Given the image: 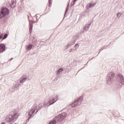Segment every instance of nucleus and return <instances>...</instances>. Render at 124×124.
<instances>
[{
	"label": "nucleus",
	"mask_w": 124,
	"mask_h": 124,
	"mask_svg": "<svg viewBox=\"0 0 124 124\" xmlns=\"http://www.w3.org/2000/svg\"><path fill=\"white\" fill-rule=\"evenodd\" d=\"M26 49L29 50H31V48H32V45L31 44H29L28 45L26 46Z\"/></svg>",
	"instance_id": "f8f14e48"
},
{
	"label": "nucleus",
	"mask_w": 124,
	"mask_h": 124,
	"mask_svg": "<svg viewBox=\"0 0 124 124\" xmlns=\"http://www.w3.org/2000/svg\"><path fill=\"white\" fill-rule=\"evenodd\" d=\"M69 47H70V45H69V43H68L67 45L65 46V50H67Z\"/></svg>",
	"instance_id": "aec40b11"
},
{
	"label": "nucleus",
	"mask_w": 124,
	"mask_h": 124,
	"mask_svg": "<svg viewBox=\"0 0 124 124\" xmlns=\"http://www.w3.org/2000/svg\"><path fill=\"white\" fill-rule=\"evenodd\" d=\"M94 59V57H92L90 60H93Z\"/></svg>",
	"instance_id": "473e14b6"
},
{
	"label": "nucleus",
	"mask_w": 124,
	"mask_h": 124,
	"mask_svg": "<svg viewBox=\"0 0 124 124\" xmlns=\"http://www.w3.org/2000/svg\"><path fill=\"white\" fill-rule=\"evenodd\" d=\"M63 71V69L62 68H59L58 70L56 71L57 75H59L61 72H62Z\"/></svg>",
	"instance_id": "ddd939ff"
},
{
	"label": "nucleus",
	"mask_w": 124,
	"mask_h": 124,
	"mask_svg": "<svg viewBox=\"0 0 124 124\" xmlns=\"http://www.w3.org/2000/svg\"><path fill=\"white\" fill-rule=\"evenodd\" d=\"M26 80H27V77L23 78H22V79L20 80L19 83H24V82H26Z\"/></svg>",
	"instance_id": "dca6fc26"
},
{
	"label": "nucleus",
	"mask_w": 124,
	"mask_h": 124,
	"mask_svg": "<svg viewBox=\"0 0 124 124\" xmlns=\"http://www.w3.org/2000/svg\"><path fill=\"white\" fill-rule=\"evenodd\" d=\"M78 0H74L72 2V3L73 5H74V4H75V2H76V1H77Z\"/></svg>",
	"instance_id": "a878e982"
},
{
	"label": "nucleus",
	"mask_w": 124,
	"mask_h": 124,
	"mask_svg": "<svg viewBox=\"0 0 124 124\" xmlns=\"http://www.w3.org/2000/svg\"><path fill=\"white\" fill-rule=\"evenodd\" d=\"M43 42H44L42 41V42H41V43H43Z\"/></svg>",
	"instance_id": "e433bc0d"
},
{
	"label": "nucleus",
	"mask_w": 124,
	"mask_h": 124,
	"mask_svg": "<svg viewBox=\"0 0 124 124\" xmlns=\"http://www.w3.org/2000/svg\"><path fill=\"white\" fill-rule=\"evenodd\" d=\"M15 124H16V123H15Z\"/></svg>",
	"instance_id": "ea45409f"
},
{
	"label": "nucleus",
	"mask_w": 124,
	"mask_h": 124,
	"mask_svg": "<svg viewBox=\"0 0 124 124\" xmlns=\"http://www.w3.org/2000/svg\"><path fill=\"white\" fill-rule=\"evenodd\" d=\"M8 14H9V10L6 8H3L1 11L0 12V19L6 16V15H8Z\"/></svg>",
	"instance_id": "39448f33"
},
{
	"label": "nucleus",
	"mask_w": 124,
	"mask_h": 124,
	"mask_svg": "<svg viewBox=\"0 0 124 124\" xmlns=\"http://www.w3.org/2000/svg\"><path fill=\"white\" fill-rule=\"evenodd\" d=\"M5 51V45L4 44H0V54Z\"/></svg>",
	"instance_id": "1a4fd4ad"
},
{
	"label": "nucleus",
	"mask_w": 124,
	"mask_h": 124,
	"mask_svg": "<svg viewBox=\"0 0 124 124\" xmlns=\"http://www.w3.org/2000/svg\"><path fill=\"white\" fill-rule=\"evenodd\" d=\"M12 60H13V58H11L10 61H12Z\"/></svg>",
	"instance_id": "72a5a7b5"
},
{
	"label": "nucleus",
	"mask_w": 124,
	"mask_h": 124,
	"mask_svg": "<svg viewBox=\"0 0 124 124\" xmlns=\"http://www.w3.org/2000/svg\"><path fill=\"white\" fill-rule=\"evenodd\" d=\"M122 87L123 86H122V85L120 84L119 83H117L115 85V88L117 90H121V89H122Z\"/></svg>",
	"instance_id": "4468645a"
},
{
	"label": "nucleus",
	"mask_w": 124,
	"mask_h": 124,
	"mask_svg": "<svg viewBox=\"0 0 124 124\" xmlns=\"http://www.w3.org/2000/svg\"><path fill=\"white\" fill-rule=\"evenodd\" d=\"M79 47V45L78 44H76L75 45V47L77 48H78Z\"/></svg>",
	"instance_id": "cd10ccee"
},
{
	"label": "nucleus",
	"mask_w": 124,
	"mask_h": 124,
	"mask_svg": "<svg viewBox=\"0 0 124 124\" xmlns=\"http://www.w3.org/2000/svg\"><path fill=\"white\" fill-rule=\"evenodd\" d=\"M12 7H15V5H13V3L12 5Z\"/></svg>",
	"instance_id": "2f4dec72"
},
{
	"label": "nucleus",
	"mask_w": 124,
	"mask_h": 124,
	"mask_svg": "<svg viewBox=\"0 0 124 124\" xmlns=\"http://www.w3.org/2000/svg\"><path fill=\"white\" fill-rule=\"evenodd\" d=\"M33 109H32V110H31L32 112V114L33 115V114L34 113V112H35L36 110L37 109V107H36V105L34 104L33 106Z\"/></svg>",
	"instance_id": "2eb2a0df"
},
{
	"label": "nucleus",
	"mask_w": 124,
	"mask_h": 124,
	"mask_svg": "<svg viewBox=\"0 0 124 124\" xmlns=\"http://www.w3.org/2000/svg\"><path fill=\"white\" fill-rule=\"evenodd\" d=\"M117 80L122 84V85H124V76L121 74H118L117 76Z\"/></svg>",
	"instance_id": "0eeeda50"
},
{
	"label": "nucleus",
	"mask_w": 124,
	"mask_h": 124,
	"mask_svg": "<svg viewBox=\"0 0 124 124\" xmlns=\"http://www.w3.org/2000/svg\"><path fill=\"white\" fill-rule=\"evenodd\" d=\"M21 86V84L20 83H16L15 84L14 86L13 87V89L16 91V90H18V88H19V86Z\"/></svg>",
	"instance_id": "9b49d317"
},
{
	"label": "nucleus",
	"mask_w": 124,
	"mask_h": 124,
	"mask_svg": "<svg viewBox=\"0 0 124 124\" xmlns=\"http://www.w3.org/2000/svg\"><path fill=\"white\" fill-rule=\"evenodd\" d=\"M93 5H94V4L91 3L89 4V7H92V6H93Z\"/></svg>",
	"instance_id": "c756f323"
},
{
	"label": "nucleus",
	"mask_w": 124,
	"mask_h": 124,
	"mask_svg": "<svg viewBox=\"0 0 124 124\" xmlns=\"http://www.w3.org/2000/svg\"><path fill=\"white\" fill-rule=\"evenodd\" d=\"M83 97H79L78 98H77L72 104H71V106L73 108L74 107H77L80 104H81L83 101Z\"/></svg>",
	"instance_id": "20e7f679"
},
{
	"label": "nucleus",
	"mask_w": 124,
	"mask_h": 124,
	"mask_svg": "<svg viewBox=\"0 0 124 124\" xmlns=\"http://www.w3.org/2000/svg\"><path fill=\"white\" fill-rule=\"evenodd\" d=\"M109 47H110L109 46V45H107V46H103L104 49H107V48H109Z\"/></svg>",
	"instance_id": "393cba45"
},
{
	"label": "nucleus",
	"mask_w": 124,
	"mask_h": 124,
	"mask_svg": "<svg viewBox=\"0 0 124 124\" xmlns=\"http://www.w3.org/2000/svg\"><path fill=\"white\" fill-rule=\"evenodd\" d=\"M43 107H46V105L44 104L43 105H42V106H40V105H39V107L37 109L35 114H37V112H38V111H39L40 110H41V108H43Z\"/></svg>",
	"instance_id": "9d476101"
},
{
	"label": "nucleus",
	"mask_w": 124,
	"mask_h": 124,
	"mask_svg": "<svg viewBox=\"0 0 124 124\" xmlns=\"http://www.w3.org/2000/svg\"><path fill=\"white\" fill-rule=\"evenodd\" d=\"M88 63L85 64V65H87Z\"/></svg>",
	"instance_id": "4c0bfd02"
},
{
	"label": "nucleus",
	"mask_w": 124,
	"mask_h": 124,
	"mask_svg": "<svg viewBox=\"0 0 124 124\" xmlns=\"http://www.w3.org/2000/svg\"><path fill=\"white\" fill-rule=\"evenodd\" d=\"M37 41V39L35 38H33L32 39V42L33 43H34V44H35V43H36Z\"/></svg>",
	"instance_id": "a211bd4d"
},
{
	"label": "nucleus",
	"mask_w": 124,
	"mask_h": 124,
	"mask_svg": "<svg viewBox=\"0 0 124 124\" xmlns=\"http://www.w3.org/2000/svg\"><path fill=\"white\" fill-rule=\"evenodd\" d=\"M116 80V74L113 72H109L107 76V83L108 85H112Z\"/></svg>",
	"instance_id": "7ed1b4c3"
},
{
	"label": "nucleus",
	"mask_w": 124,
	"mask_h": 124,
	"mask_svg": "<svg viewBox=\"0 0 124 124\" xmlns=\"http://www.w3.org/2000/svg\"><path fill=\"white\" fill-rule=\"evenodd\" d=\"M76 42V41L75 40H73L72 41V43H70L69 44V45H70V46H73V45H74V44H75Z\"/></svg>",
	"instance_id": "f3484780"
},
{
	"label": "nucleus",
	"mask_w": 124,
	"mask_h": 124,
	"mask_svg": "<svg viewBox=\"0 0 124 124\" xmlns=\"http://www.w3.org/2000/svg\"><path fill=\"white\" fill-rule=\"evenodd\" d=\"M49 1V6H51V4H52V0H48Z\"/></svg>",
	"instance_id": "bb28decb"
},
{
	"label": "nucleus",
	"mask_w": 124,
	"mask_h": 124,
	"mask_svg": "<svg viewBox=\"0 0 124 124\" xmlns=\"http://www.w3.org/2000/svg\"><path fill=\"white\" fill-rule=\"evenodd\" d=\"M31 117H29L28 119V120H26V122L28 123L29 122L30 120H31Z\"/></svg>",
	"instance_id": "c85d7f7f"
},
{
	"label": "nucleus",
	"mask_w": 124,
	"mask_h": 124,
	"mask_svg": "<svg viewBox=\"0 0 124 124\" xmlns=\"http://www.w3.org/2000/svg\"><path fill=\"white\" fill-rule=\"evenodd\" d=\"M28 115H29V116H30V117H31V116H32L33 114H32V112L31 110H30L29 112Z\"/></svg>",
	"instance_id": "4be33fe9"
},
{
	"label": "nucleus",
	"mask_w": 124,
	"mask_h": 124,
	"mask_svg": "<svg viewBox=\"0 0 124 124\" xmlns=\"http://www.w3.org/2000/svg\"><path fill=\"white\" fill-rule=\"evenodd\" d=\"M1 124H5V122H2Z\"/></svg>",
	"instance_id": "f704fd0d"
},
{
	"label": "nucleus",
	"mask_w": 124,
	"mask_h": 124,
	"mask_svg": "<svg viewBox=\"0 0 124 124\" xmlns=\"http://www.w3.org/2000/svg\"><path fill=\"white\" fill-rule=\"evenodd\" d=\"M7 36H8V34L5 33L3 34V33L0 32V40L1 39V41H2V40H4V39H6V38H7Z\"/></svg>",
	"instance_id": "6e6552de"
},
{
	"label": "nucleus",
	"mask_w": 124,
	"mask_h": 124,
	"mask_svg": "<svg viewBox=\"0 0 124 124\" xmlns=\"http://www.w3.org/2000/svg\"><path fill=\"white\" fill-rule=\"evenodd\" d=\"M18 115H17V112L15 110H12L9 115H7L5 118V121L7 123H11L13 121H16L18 119Z\"/></svg>",
	"instance_id": "f03ea898"
},
{
	"label": "nucleus",
	"mask_w": 124,
	"mask_h": 124,
	"mask_svg": "<svg viewBox=\"0 0 124 124\" xmlns=\"http://www.w3.org/2000/svg\"><path fill=\"white\" fill-rule=\"evenodd\" d=\"M58 100H59V95H56L55 97L48 100V106H50V105H53V104H54V103H56Z\"/></svg>",
	"instance_id": "423d86ee"
},
{
	"label": "nucleus",
	"mask_w": 124,
	"mask_h": 124,
	"mask_svg": "<svg viewBox=\"0 0 124 124\" xmlns=\"http://www.w3.org/2000/svg\"><path fill=\"white\" fill-rule=\"evenodd\" d=\"M103 50H104V47H101V49L99 50V52L97 55H99V54H100V52H101V51H103Z\"/></svg>",
	"instance_id": "5701e85b"
},
{
	"label": "nucleus",
	"mask_w": 124,
	"mask_h": 124,
	"mask_svg": "<svg viewBox=\"0 0 124 124\" xmlns=\"http://www.w3.org/2000/svg\"><path fill=\"white\" fill-rule=\"evenodd\" d=\"M31 32H32L31 31H30V34H31Z\"/></svg>",
	"instance_id": "c9c22d12"
},
{
	"label": "nucleus",
	"mask_w": 124,
	"mask_h": 124,
	"mask_svg": "<svg viewBox=\"0 0 124 124\" xmlns=\"http://www.w3.org/2000/svg\"><path fill=\"white\" fill-rule=\"evenodd\" d=\"M89 26H86L84 28V31H88L89 30Z\"/></svg>",
	"instance_id": "b1692460"
},
{
	"label": "nucleus",
	"mask_w": 124,
	"mask_h": 124,
	"mask_svg": "<svg viewBox=\"0 0 124 124\" xmlns=\"http://www.w3.org/2000/svg\"><path fill=\"white\" fill-rule=\"evenodd\" d=\"M32 31V24H30V31Z\"/></svg>",
	"instance_id": "412c9836"
},
{
	"label": "nucleus",
	"mask_w": 124,
	"mask_h": 124,
	"mask_svg": "<svg viewBox=\"0 0 124 124\" xmlns=\"http://www.w3.org/2000/svg\"><path fill=\"white\" fill-rule=\"evenodd\" d=\"M80 36V35L79 33H77L75 35V37L76 38V39H78Z\"/></svg>",
	"instance_id": "6ab92c4d"
},
{
	"label": "nucleus",
	"mask_w": 124,
	"mask_h": 124,
	"mask_svg": "<svg viewBox=\"0 0 124 124\" xmlns=\"http://www.w3.org/2000/svg\"><path fill=\"white\" fill-rule=\"evenodd\" d=\"M70 53H71V52H73V49L71 48L70 50Z\"/></svg>",
	"instance_id": "7c9ffc66"
},
{
	"label": "nucleus",
	"mask_w": 124,
	"mask_h": 124,
	"mask_svg": "<svg viewBox=\"0 0 124 124\" xmlns=\"http://www.w3.org/2000/svg\"><path fill=\"white\" fill-rule=\"evenodd\" d=\"M89 63V61L87 62V63Z\"/></svg>",
	"instance_id": "58836bf2"
},
{
	"label": "nucleus",
	"mask_w": 124,
	"mask_h": 124,
	"mask_svg": "<svg viewBox=\"0 0 124 124\" xmlns=\"http://www.w3.org/2000/svg\"><path fill=\"white\" fill-rule=\"evenodd\" d=\"M67 114L65 112H62L55 117L54 119H53L51 121H49L48 124H56L57 122H62L64 119L66 118Z\"/></svg>",
	"instance_id": "f257e3e1"
}]
</instances>
